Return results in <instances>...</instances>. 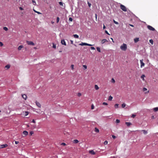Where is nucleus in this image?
<instances>
[{
  "label": "nucleus",
  "instance_id": "obj_64",
  "mask_svg": "<svg viewBox=\"0 0 158 158\" xmlns=\"http://www.w3.org/2000/svg\"><path fill=\"white\" fill-rule=\"evenodd\" d=\"M130 26H131V27H133V25H131V24H130Z\"/></svg>",
  "mask_w": 158,
  "mask_h": 158
},
{
  "label": "nucleus",
  "instance_id": "obj_37",
  "mask_svg": "<svg viewBox=\"0 0 158 158\" xmlns=\"http://www.w3.org/2000/svg\"><path fill=\"white\" fill-rule=\"evenodd\" d=\"M113 22L115 24H118V22L115 21L114 20H113Z\"/></svg>",
  "mask_w": 158,
  "mask_h": 158
},
{
  "label": "nucleus",
  "instance_id": "obj_32",
  "mask_svg": "<svg viewBox=\"0 0 158 158\" xmlns=\"http://www.w3.org/2000/svg\"><path fill=\"white\" fill-rule=\"evenodd\" d=\"M60 18L59 17H57L56 18V23H58L59 22Z\"/></svg>",
  "mask_w": 158,
  "mask_h": 158
},
{
  "label": "nucleus",
  "instance_id": "obj_27",
  "mask_svg": "<svg viewBox=\"0 0 158 158\" xmlns=\"http://www.w3.org/2000/svg\"><path fill=\"white\" fill-rule=\"evenodd\" d=\"M3 29L4 30H5L6 31H7L8 30V28L7 27H3Z\"/></svg>",
  "mask_w": 158,
  "mask_h": 158
},
{
  "label": "nucleus",
  "instance_id": "obj_3",
  "mask_svg": "<svg viewBox=\"0 0 158 158\" xmlns=\"http://www.w3.org/2000/svg\"><path fill=\"white\" fill-rule=\"evenodd\" d=\"M79 45H81V46H83V45H86V46H92V45L91 44H88L86 43H81L79 44Z\"/></svg>",
  "mask_w": 158,
  "mask_h": 158
},
{
  "label": "nucleus",
  "instance_id": "obj_58",
  "mask_svg": "<svg viewBox=\"0 0 158 158\" xmlns=\"http://www.w3.org/2000/svg\"><path fill=\"white\" fill-rule=\"evenodd\" d=\"M15 143L16 144H17L19 143V142L18 141H15Z\"/></svg>",
  "mask_w": 158,
  "mask_h": 158
},
{
  "label": "nucleus",
  "instance_id": "obj_47",
  "mask_svg": "<svg viewBox=\"0 0 158 158\" xmlns=\"http://www.w3.org/2000/svg\"><path fill=\"white\" fill-rule=\"evenodd\" d=\"M135 116H136V115L135 114H132V115L131 117L133 118H134L135 117Z\"/></svg>",
  "mask_w": 158,
  "mask_h": 158
},
{
  "label": "nucleus",
  "instance_id": "obj_16",
  "mask_svg": "<svg viewBox=\"0 0 158 158\" xmlns=\"http://www.w3.org/2000/svg\"><path fill=\"white\" fill-rule=\"evenodd\" d=\"M139 40V38H135L134 40V42L135 43H136L137 42H138Z\"/></svg>",
  "mask_w": 158,
  "mask_h": 158
},
{
  "label": "nucleus",
  "instance_id": "obj_56",
  "mask_svg": "<svg viewBox=\"0 0 158 158\" xmlns=\"http://www.w3.org/2000/svg\"><path fill=\"white\" fill-rule=\"evenodd\" d=\"M88 4L89 6L90 7L91 5V4L90 3H89V2H88Z\"/></svg>",
  "mask_w": 158,
  "mask_h": 158
},
{
  "label": "nucleus",
  "instance_id": "obj_6",
  "mask_svg": "<svg viewBox=\"0 0 158 158\" xmlns=\"http://www.w3.org/2000/svg\"><path fill=\"white\" fill-rule=\"evenodd\" d=\"M8 146L7 144H2L0 145V148H6Z\"/></svg>",
  "mask_w": 158,
  "mask_h": 158
},
{
  "label": "nucleus",
  "instance_id": "obj_29",
  "mask_svg": "<svg viewBox=\"0 0 158 158\" xmlns=\"http://www.w3.org/2000/svg\"><path fill=\"white\" fill-rule=\"evenodd\" d=\"M111 82L113 83H114L115 82V80L113 78H112L111 79Z\"/></svg>",
  "mask_w": 158,
  "mask_h": 158
},
{
  "label": "nucleus",
  "instance_id": "obj_62",
  "mask_svg": "<svg viewBox=\"0 0 158 158\" xmlns=\"http://www.w3.org/2000/svg\"><path fill=\"white\" fill-rule=\"evenodd\" d=\"M71 44H73V40H71Z\"/></svg>",
  "mask_w": 158,
  "mask_h": 158
},
{
  "label": "nucleus",
  "instance_id": "obj_52",
  "mask_svg": "<svg viewBox=\"0 0 158 158\" xmlns=\"http://www.w3.org/2000/svg\"><path fill=\"white\" fill-rule=\"evenodd\" d=\"M19 9L21 10H23V8L22 7H19Z\"/></svg>",
  "mask_w": 158,
  "mask_h": 158
},
{
  "label": "nucleus",
  "instance_id": "obj_15",
  "mask_svg": "<svg viewBox=\"0 0 158 158\" xmlns=\"http://www.w3.org/2000/svg\"><path fill=\"white\" fill-rule=\"evenodd\" d=\"M141 131L143 132L144 134H146L148 133L147 131H146L145 130H142Z\"/></svg>",
  "mask_w": 158,
  "mask_h": 158
},
{
  "label": "nucleus",
  "instance_id": "obj_31",
  "mask_svg": "<svg viewBox=\"0 0 158 158\" xmlns=\"http://www.w3.org/2000/svg\"><path fill=\"white\" fill-rule=\"evenodd\" d=\"M145 77V76L144 75H142L141 77V78L143 79V80H144V77Z\"/></svg>",
  "mask_w": 158,
  "mask_h": 158
},
{
  "label": "nucleus",
  "instance_id": "obj_40",
  "mask_svg": "<svg viewBox=\"0 0 158 158\" xmlns=\"http://www.w3.org/2000/svg\"><path fill=\"white\" fill-rule=\"evenodd\" d=\"M143 91H147V89L146 88L144 87L143 88Z\"/></svg>",
  "mask_w": 158,
  "mask_h": 158
},
{
  "label": "nucleus",
  "instance_id": "obj_22",
  "mask_svg": "<svg viewBox=\"0 0 158 158\" xmlns=\"http://www.w3.org/2000/svg\"><path fill=\"white\" fill-rule=\"evenodd\" d=\"M112 98H113V97L112 96H110L109 97L108 100L111 101V100H112Z\"/></svg>",
  "mask_w": 158,
  "mask_h": 158
},
{
  "label": "nucleus",
  "instance_id": "obj_53",
  "mask_svg": "<svg viewBox=\"0 0 158 158\" xmlns=\"http://www.w3.org/2000/svg\"><path fill=\"white\" fill-rule=\"evenodd\" d=\"M59 4H60V5H61V6H62V5H63V3H62V2H59Z\"/></svg>",
  "mask_w": 158,
  "mask_h": 158
},
{
  "label": "nucleus",
  "instance_id": "obj_61",
  "mask_svg": "<svg viewBox=\"0 0 158 158\" xmlns=\"http://www.w3.org/2000/svg\"><path fill=\"white\" fill-rule=\"evenodd\" d=\"M97 14H95V16L96 19H97Z\"/></svg>",
  "mask_w": 158,
  "mask_h": 158
},
{
  "label": "nucleus",
  "instance_id": "obj_50",
  "mask_svg": "<svg viewBox=\"0 0 158 158\" xmlns=\"http://www.w3.org/2000/svg\"><path fill=\"white\" fill-rule=\"evenodd\" d=\"M34 133V132L33 131H31L30 132V134L31 135H32Z\"/></svg>",
  "mask_w": 158,
  "mask_h": 158
},
{
  "label": "nucleus",
  "instance_id": "obj_12",
  "mask_svg": "<svg viewBox=\"0 0 158 158\" xmlns=\"http://www.w3.org/2000/svg\"><path fill=\"white\" fill-rule=\"evenodd\" d=\"M89 153L93 155H95V152L93 150L89 151Z\"/></svg>",
  "mask_w": 158,
  "mask_h": 158
},
{
  "label": "nucleus",
  "instance_id": "obj_23",
  "mask_svg": "<svg viewBox=\"0 0 158 158\" xmlns=\"http://www.w3.org/2000/svg\"><path fill=\"white\" fill-rule=\"evenodd\" d=\"M97 50L99 52H101V49L99 47H98L97 48Z\"/></svg>",
  "mask_w": 158,
  "mask_h": 158
},
{
  "label": "nucleus",
  "instance_id": "obj_54",
  "mask_svg": "<svg viewBox=\"0 0 158 158\" xmlns=\"http://www.w3.org/2000/svg\"><path fill=\"white\" fill-rule=\"evenodd\" d=\"M32 123H35V120L34 119H33L32 121V122H31Z\"/></svg>",
  "mask_w": 158,
  "mask_h": 158
},
{
  "label": "nucleus",
  "instance_id": "obj_24",
  "mask_svg": "<svg viewBox=\"0 0 158 158\" xmlns=\"http://www.w3.org/2000/svg\"><path fill=\"white\" fill-rule=\"evenodd\" d=\"M33 11H34L35 12H36V13H37V14H41V13H40V12H38V11H36V10H35V9H33Z\"/></svg>",
  "mask_w": 158,
  "mask_h": 158
},
{
  "label": "nucleus",
  "instance_id": "obj_55",
  "mask_svg": "<svg viewBox=\"0 0 158 158\" xmlns=\"http://www.w3.org/2000/svg\"><path fill=\"white\" fill-rule=\"evenodd\" d=\"M112 137L114 139H115L116 138V136H114V135H112Z\"/></svg>",
  "mask_w": 158,
  "mask_h": 158
},
{
  "label": "nucleus",
  "instance_id": "obj_9",
  "mask_svg": "<svg viewBox=\"0 0 158 158\" xmlns=\"http://www.w3.org/2000/svg\"><path fill=\"white\" fill-rule=\"evenodd\" d=\"M61 44H62L64 45L65 46H66V43L64 40V39L61 40Z\"/></svg>",
  "mask_w": 158,
  "mask_h": 158
},
{
  "label": "nucleus",
  "instance_id": "obj_2",
  "mask_svg": "<svg viewBox=\"0 0 158 158\" xmlns=\"http://www.w3.org/2000/svg\"><path fill=\"white\" fill-rule=\"evenodd\" d=\"M120 7L121 10H122L123 11L125 12L127 11V8L124 5L121 4L120 5Z\"/></svg>",
  "mask_w": 158,
  "mask_h": 158
},
{
  "label": "nucleus",
  "instance_id": "obj_45",
  "mask_svg": "<svg viewBox=\"0 0 158 158\" xmlns=\"http://www.w3.org/2000/svg\"><path fill=\"white\" fill-rule=\"evenodd\" d=\"M83 66L84 67L85 69H86L87 68V66H86V65H83Z\"/></svg>",
  "mask_w": 158,
  "mask_h": 158
},
{
  "label": "nucleus",
  "instance_id": "obj_20",
  "mask_svg": "<svg viewBox=\"0 0 158 158\" xmlns=\"http://www.w3.org/2000/svg\"><path fill=\"white\" fill-rule=\"evenodd\" d=\"M74 37L76 38H79V36L77 35V34H75L74 35H73Z\"/></svg>",
  "mask_w": 158,
  "mask_h": 158
},
{
  "label": "nucleus",
  "instance_id": "obj_57",
  "mask_svg": "<svg viewBox=\"0 0 158 158\" xmlns=\"http://www.w3.org/2000/svg\"><path fill=\"white\" fill-rule=\"evenodd\" d=\"M61 145L65 146L66 145V144L65 143H61Z\"/></svg>",
  "mask_w": 158,
  "mask_h": 158
},
{
  "label": "nucleus",
  "instance_id": "obj_48",
  "mask_svg": "<svg viewBox=\"0 0 158 158\" xmlns=\"http://www.w3.org/2000/svg\"><path fill=\"white\" fill-rule=\"evenodd\" d=\"M91 50H95V48L94 47H91Z\"/></svg>",
  "mask_w": 158,
  "mask_h": 158
},
{
  "label": "nucleus",
  "instance_id": "obj_18",
  "mask_svg": "<svg viewBox=\"0 0 158 158\" xmlns=\"http://www.w3.org/2000/svg\"><path fill=\"white\" fill-rule=\"evenodd\" d=\"M94 87L96 90H98L99 89V87H98L97 85H94Z\"/></svg>",
  "mask_w": 158,
  "mask_h": 158
},
{
  "label": "nucleus",
  "instance_id": "obj_41",
  "mask_svg": "<svg viewBox=\"0 0 158 158\" xmlns=\"http://www.w3.org/2000/svg\"><path fill=\"white\" fill-rule=\"evenodd\" d=\"M32 2L34 5H36V3L35 2L34 0H32Z\"/></svg>",
  "mask_w": 158,
  "mask_h": 158
},
{
  "label": "nucleus",
  "instance_id": "obj_34",
  "mask_svg": "<svg viewBox=\"0 0 158 158\" xmlns=\"http://www.w3.org/2000/svg\"><path fill=\"white\" fill-rule=\"evenodd\" d=\"M74 65L73 64H72L71 65V68L72 70H73L74 69Z\"/></svg>",
  "mask_w": 158,
  "mask_h": 158
},
{
  "label": "nucleus",
  "instance_id": "obj_59",
  "mask_svg": "<svg viewBox=\"0 0 158 158\" xmlns=\"http://www.w3.org/2000/svg\"><path fill=\"white\" fill-rule=\"evenodd\" d=\"M152 119H154L155 118V117H154V116H153V115H152Z\"/></svg>",
  "mask_w": 158,
  "mask_h": 158
},
{
  "label": "nucleus",
  "instance_id": "obj_39",
  "mask_svg": "<svg viewBox=\"0 0 158 158\" xmlns=\"http://www.w3.org/2000/svg\"><path fill=\"white\" fill-rule=\"evenodd\" d=\"M102 105H107L108 104L106 102H104L102 103Z\"/></svg>",
  "mask_w": 158,
  "mask_h": 158
},
{
  "label": "nucleus",
  "instance_id": "obj_21",
  "mask_svg": "<svg viewBox=\"0 0 158 158\" xmlns=\"http://www.w3.org/2000/svg\"><path fill=\"white\" fill-rule=\"evenodd\" d=\"M95 131L96 132L98 133L99 132V130L98 128H97L96 127H95Z\"/></svg>",
  "mask_w": 158,
  "mask_h": 158
},
{
  "label": "nucleus",
  "instance_id": "obj_1",
  "mask_svg": "<svg viewBox=\"0 0 158 158\" xmlns=\"http://www.w3.org/2000/svg\"><path fill=\"white\" fill-rule=\"evenodd\" d=\"M120 48L122 50L125 51L127 48V45L126 44L124 43L121 46Z\"/></svg>",
  "mask_w": 158,
  "mask_h": 158
},
{
  "label": "nucleus",
  "instance_id": "obj_26",
  "mask_svg": "<svg viewBox=\"0 0 158 158\" xmlns=\"http://www.w3.org/2000/svg\"><path fill=\"white\" fill-rule=\"evenodd\" d=\"M10 65L9 64H7L5 66V68H6L7 69H9L10 68Z\"/></svg>",
  "mask_w": 158,
  "mask_h": 158
},
{
  "label": "nucleus",
  "instance_id": "obj_35",
  "mask_svg": "<svg viewBox=\"0 0 158 158\" xmlns=\"http://www.w3.org/2000/svg\"><path fill=\"white\" fill-rule=\"evenodd\" d=\"M25 116H27V115L29 114V113L27 111H25Z\"/></svg>",
  "mask_w": 158,
  "mask_h": 158
},
{
  "label": "nucleus",
  "instance_id": "obj_36",
  "mask_svg": "<svg viewBox=\"0 0 158 158\" xmlns=\"http://www.w3.org/2000/svg\"><path fill=\"white\" fill-rule=\"evenodd\" d=\"M120 120L118 119H117L116 120V123H120Z\"/></svg>",
  "mask_w": 158,
  "mask_h": 158
},
{
  "label": "nucleus",
  "instance_id": "obj_8",
  "mask_svg": "<svg viewBox=\"0 0 158 158\" xmlns=\"http://www.w3.org/2000/svg\"><path fill=\"white\" fill-rule=\"evenodd\" d=\"M35 103L37 106L39 107H41V105L37 101H36L35 102Z\"/></svg>",
  "mask_w": 158,
  "mask_h": 158
},
{
  "label": "nucleus",
  "instance_id": "obj_19",
  "mask_svg": "<svg viewBox=\"0 0 158 158\" xmlns=\"http://www.w3.org/2000/svg\"><path fill=\"white\" fill-rule=\"evenodd\" d=\"M79 142V141L77 139H74L73 140V142L75 143H77Z\"/></svg>",
  "mask_w": 158,
  "mask_h": 158
},
{
  "label": "nucleus",
  "instance_id": "obj_4",
  "mask_svg": "<svg viewBox=\"0 0 158 158\" xmlns=\"http://www.w3.org/2000/svg\"><path fill=\"white\" fill-rule=\"evenodd\" d=\"M147 28L149 30L151 31H154L155 30L154 28L150 25H148L147 26Z\"/></svg>",
  "mask_w": 158,
  "mask_h": 158
},
{
  "label": "nucleus",
  "instance_id": "obj_13",
  "mask_svg": "<svg viewBox=\"0 0 158 158\" xmlns=\"http://www.w3.org/2000/svg\"><path fill=\"white\" fill-rule=\"evenodd\" d=\"M22 97L23 98L26 100L27 98V95L26 94H24L22 95Z\"/></svg>",
  "mask_w": 158,
  "mask_h": 158
},
{
  "label": "nucleus",
  "instance_id": "obj_30",
  "mask_svg": "<svg viewBox=\"0 0 158 158\" xmlns=\"http://www.w3.org/2000/svg\"><path fill=\"white\" fill-rule=\"evenodd\" d=\"M118 105H119L118 104H116L114 105V107L115 108H118Z\"/></svg>",
  "mask_w": 158,
  "mask_h": 158
},
{
  "label": "nucleus",
  "instance_id": "obj_43",
  "mask_svg": "<svg viewBox=\"0 0 158 158\" xmlns=\"http://www.w3.org/2000/svg\"><path fill=\"white\" fill-rule=\"evenodd\" d=\"M3 44L2 42H0V46L2 47L3 46Z\"/></svg>",
  "mask_w": 158,
  "mask_h": 158
},
{
  "label": "nucleus",
  "instance_id": "obj_42",
  "mask_svg": "<svg viewBox=\"0 0 158 158\" xmlns=\"http://www.w3.org/2000/svg\"><path fill=\"white\" fill-rule=\"evenodd\" d=\"M52 47L53 48H56V46L55 44H53L52 45Z\"/></svg>",
  "mask_w": 158,
  "mask_h": 158
},
{
  "label": "nucleus",
  "instance_id": "obj_38",
  "mask_svg": "<svg viewBox=\"0 0 158 158\" xmlns=\"http://www.w3.org/2000/svg\"><path fill=\"white\" fill-rule=\"evenodd\" d=\"M108 143V141H105L104 142V145H106V144H107Z\"/></svg>",
  "mask_w": 158,
  "mask_h": 158
},
{
  "label": "nucleus",
  "instance_id": "obj_5",
  "mask_svg": "<svg viewBox=\"0 0 158 158\" xmlns=\"http://www.w3.org/2000/svg\"><path fill=\"white\" fill-rule=\"evenodd\" d=\"M27 43L28 45H34V44L32 41H27Z\"/></svg>",
  "mask_w": 158,
  "mask_h": 158
},
{
  "label": "nucleus",
  "instance_id": "obj_44",
  "mask_svg": "<svg viewBox=\"0 0 158 158\" xmlns=\"http://www.w3.org/2000/svg\"><path fill=\"white\" fill-rule=\"evenodd\" d=\"M77 95L78 96L80 97L81 95V94L80 93H78L77 94Z\"/></svg>",
  "mask_w": 158,
  "mask_h": 158
},
{
  "label": "nucleus",
  "instance_id": "obj_17",
  "mask_svg": "<svg viewBox=\"0 0 158 158\" xmlns=\"http://www.w3.org/2000/svg\"><path fill=\"white\" fill-rule=\"evenodd\" d=\"M125 124L128 127H129L131 124L130 122H126Z\"/></svg>",
  "mask_w": 158,
  "mask_h": 158
},
{
  "label": "nucleus",
  "instance_id": "obj_7",
  "mask_svg": "<svg viewBox=\"0 0 158 158\" xmlns=\"http://www.w3.org/2000/svg\"><path fill=\"white\" fill-rule=\"evenodd\" d=\"M143 60H140V62L141 64L140 67H142L144 66V64L143 62Z\"/></svg>",
  "mask_w": 158,
  "mask_h": 158
},
{
  "label": "nucleus",
  "instance_id": "obj_63",
  "mask_svg": "<svg viewBox=\"0 0 158 158\" xmlns=\"http://www.w3.org/2000/svg\"><path fill=\"white\" fill-rule=\"evenodd\" d=\"M110 39H111V40H112V41H113V42H114V40H113V39L112 38H110Z\"/></svg>",
  "mask_w": 158,
  "mask_h": 158
},
{
  "label": "nucleus",
  "instance_id": "obj_11",
  "mask_svg": "<svg viewBox=\"0 0 158 158\" xmlns=\"http://www.w3.org/2000/svg\"><path fill=\"white\" fill-rule=\"evenodd\" d=\"M23 134L25 136H26L28 135V132L27 131H24L23 132Z\"/></svg>",
  "mask_w": 158,
  "mask_h": 158
},
{
  "label": "nucleus",
  "instance_id": "obj_33",
  "mask_svg": "<svg viewBox=\"0 0 158 158\" xmlns=\"http://www.w3.org/2000/svg\"><path fill=\"white\" fill-rule=\"evenodd\" d=\"M149 42L150 43H151L152 44H153V40H152V39H151V40H149Z\"/></svg>",
  "mask_w": 158,
  "mask_h": 158
},
{
  "label": "nucleus",
  "instance_id": "obj_51",
  "mask_svg": "<svg viewBox=\"0 0 158 158\" xmlns=\"http://www.w3.org/2000/svg\"><path fill=\"white\" fill-rule=\"evenodd\" d=\"M105 33L108 35H110V34L108 33V31L106 30L105 31Z\"/></svg>",
  "mask_w": 158,
  "mask_h": 158
},
{
  "label": "nucleus",
  "instance_id": "obj_28",
  "mask_svg": "<svg viewBox=\"0 0 158 158\" xmlns=\"http://www.w3.org/2000/svg\"><path fill=\"white\" fill-rule=\"evenodd\" d=\"M126 105L125 103H123L122 105V108H124L126 106Z\"/></svg>",
  "mask_w": 158,
  "mask_h": 158
},
{
  "label": "nucleus",
  "instance_id": "obj_14",
  "mask_svg": "<svg viewBox=\"0 0 158 158\" xmlns=\"http://www.w3.org/2000/svg\"><path fill=\"white\" fill-rule=\"evenodd\" d=\"M23 48V45H20L18 47V49L19 50H20Z\"/></svg>",
  "mask_w": 158,
  "mask_h": 158
},
{
  "label": "nucleus",
  "instance_id": "obj_10",
  "mask_svg": "<svg viewBox=\"0 0 158 158\" xmlns=\"http://www.w3.org/2000/svg\"><path fill=\"white\" fill-rule=\"evenodd\" d=\"M108 41L107 40H106V39H103L102 41H101V43L103 44H104L106 42H108Z\"/></svg>",
  "mask_w": 158,
  "mask_h": 158
},
{
  "label": "nucleus",
  "instance_id": "obj_46",
  "mask_svg": "<svg viewBox=\"0 0 158 158\" xmlns=\"http://www.w3.org/2000/svg\"><path fill=\"white\" fill-rule=\"evenodd\" d=\"M94 108V106L93 105H92L91 106V109H93Z\"/></svg>",
  "mask_w": 158,
  "mask_h": 158
},
{
  "label": "nucleus",
  "instance_id": "obj_60",
  "mask_svg": "<svg viewBox=\"0 0 158 158\" xmlns=\"http://www.w3.org/2000/svg\"><path fill=\"white\" fill-rule=\"evenodd\" d=\"M106 28L105 26L104 25L103 26V29H104Z\"/></svg>",
  "mask_w": 158,
  "mask_h": 158
},
{
  "label": "nucleus",
  "instance_id": "obj_25",
  "mask_svg": "<svg viewBox=\"0 0 158 158\" xmlns=\"http://www.w3.org/2000/svg\"><path fill=\"white\" fill-rule=\"evenodd\" d=\"M153 110L154 111L156 112L158 110V107H156L153 109Z\"/></svg>",
  "mask_w": 158,
  "mask_h": 158
},
{
  "label": "nucleus",
  "instance_id": "obj_49",
  "mask_svg": "<svg viewBox=\"0 0 158 158\" xmlns=\"http://www.w3.org/2000/svg\"><path fill=\"white\" fill-rule=\"evenodd\" d=\"M69 20L71 21H72L73 20V19L71 17H70L69 19Z\"/></svg>",
  "mask_w": 158,
  "mask_h": 158
}]
</instances>
